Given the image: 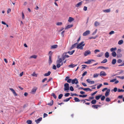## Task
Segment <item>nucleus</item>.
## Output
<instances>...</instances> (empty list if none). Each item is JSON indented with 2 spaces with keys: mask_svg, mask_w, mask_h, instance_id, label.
Wrapping results in <instances>:
<instances>
[{
  "mask_svg": "<svg viewBox=\"0 0 124 124\" xmlns=\"http://www.w3.org/2000/svg\"><path fill=\"white\" fill-rule=\"evenodd\" d=\"M84 41H82L78 44L77 46V48L78 49L83 50V47L85 45V44H84Z\"/></svg>",
  "mask_w": 124,
  "mask_h": 124,
  "instance_id": "1",
  "label": "nucleus"
},
{
  "mask_svg": "<svg viewBox=\"0 0 124 124\" xmlns=\"http://www.w3.org/2000/svg\"><path fill=\"white\" fill-rule=\"evenodd\" d=\"M53 54V53L51 52V51H49V58L48 60V63L49 65L52 62V57Z\"/></svg>",
  "mask_w": 124,
  "mask_h": 124,
  "instance_id": "2",
  "label": "nucleus"
},
{
  "mask_svg": "<svg viewBox=\"0 0 124 124\" xmlns=\"http://www.w3.org/2000/svg\"><path fill=\"white\" fill-rule=\"evenodd\" d=\"M69 85L67 83H65L64 85V91L68 90H69Z\"/></svg>",
  "mask_w": 124,
  "mask_h": 124,
  "instance_id": "3",
  "label": "nucleus"
},
{
  "mask_svg": "<svg viewBox=\"0 0 124 124\" xmlns=\"http://www.w3.org/2000/svg\"><path fill=\"white\" fill-rule=\"evenodd\" d=\"M91 52L89 50L85 51L84 52V54L85 56H86L91 54Z\"/></svg>",
  "mask_w": 124,
  "mask_h": 124,
  "instance_id": "4",
  "label": "nucleus"
},
{
  "mask_svg": "<svg viewBox=\"0 0 124 124\" xmlns=\"http://www.w3.org/2000/svg\"><path fill=\"white\" fill-rule=\"evenodd\" d=\"M71 83L72 84H77L78 83V82L77 79L75 78L72 80Z\"/></svg>",
  "mask_w": 124,
  "mask_h": 124,
  "instance_id": "5",
  "label": "nucleus"
},
{
  "mask_svg": "<svg viewBox=\"0 0 124 124\" xmlns=\"http://www.w3.org/2000/svg\"><path fill=\"white\" fill-rule=\"evenodd\" d=\"M69 77L68 76L66 77L65 79V80L67 81V82L70 83L71 82H72V79H69Z\"/></svg>",
  "mask_w": 124,
  "mask_h": 124,
  "instance_id": "6",
  "label": "nucleus"
},
{
  "mask_svg": "<svg viewBox=\"0 0 124 124\" xmlns=\"http://www.w3.org/2000/svg\"><path fill=\"white\" fill-rule=\"evenodd\" d=\"M37 89V87H34L32 90L31 92V93L34 94L36 92V90Z\"/></svg>",
  "mask_w": 124,
  "mask_h": 124,
  "instance_id": "7",
  "label": "nucleus"
},
{
  "mask_svg": "<svg viewBox=\"0 0 124 124\" xmlns=\"http://www.w3.org/2000/svg\"><path fill=\"white\" fill-rule=\"evenodd\" d=\"M90 33V31L89 30L83 33V35L84 36H86L87 35L89 34Z\"/></svg>",
  "mask_w": 124,
  "mask_h": 124,
  "instance_id": "8",
  "label": "nucleus"
},
{
  "mask_svg": "<svg viewBox=\"0 0 124 124\" xmlns=\"http://www.w3.org/2000/svg\"><path fill=\"white\" fill-rule=\"evenodd\" d=\"M107 74L106 73H105L104 71H101L100 74V76H106Z\"/></svg>",
  "mask_w": 124,
  "mask_h": 124,
  "instance_id": "9",
  "label": "nucleus"
},
{
  "mask_svg": "<svg viewBox=\"0 0 124 124\" xmlns=\"http://www.w3.org/2000/svg\"><path fill=\"white\" fill-rule=\"evenodd\" d=\"M78 43H76L72 45L71 46L70 48V50H71L74 47H75L76 46H77Z\"/></svg>",
  "mask_w": 124,
  "mask_h": 124,
  "instance_id": "10",
  "label": "nucleus"
},
{
  "mask_svg": "<svg viewBox=\"0 0 124 124\" xmlns=\"http://www.w3.org/2000/svg\"><path fill=\"white\" fill-rule=\"evenodd\" d=\"M110 91V89H108L107 90L105 94V96L106 97H107L109 95V93Z\"/></svg>",
  "mask_w": 124,
  "mask_h": 124,
  "instance_id": "11",
  "label": "nucleus"
},
{
  "mask_svg": "<svg viewBox=\"0 0 124 124\" xmlns=\"http://www.w3.org/2000/svg\"><path fill=\"white\" fill-rule=\"evenodd\" d=\"M10 89L12 92L14 94L15 96H17V94L14 89L12 88H10Z\"/></svg>",
  "mask_w": 124,
  "mask_h": 124,
  "instance_id": "12",
  "label": "nucleus"
},
{
  "mask_svg": "<svg viewBox=\"0 0 124 124\" xmlns=\"http://www.w3.org/2000/svg\"><path fill=\"white\" fill-rule=\"evenodd\" d=\"M42 117H40L37 120H36L35 122L37 124H38L40 121L42 120Z\"/></svg>",
  "mask_w": 124,
  "mask_h": 124,
  "instance_id": "13",
  "label": "nucleus"
},
{
  "mask_svg": "<svg viewBox=\"0 0 124 124\" xmlns=\"http://www.w3.org/2000/svg\"><path fill=\"white\" fill-rule=\"evenodd\" d=\"M62 61V58H58V60L57 61V63H61Z\"/></svg>",
  "mask_w": 124,
  "mask_h": 124,
  "instance_id": "14",
  "label": "nucleus"
},
{
  "mask_svg": "<svg viewBox=\"0 0 124 124\" xmlns=\"http://www.w3.org/2000/svg\"><path fill=\"white\" fill-rule=\"evenodd\" d=\"M86 81L89 83L90 84H93L94 82L93 81H91L89 79H88L86 80Z\"/></svg>",
  "mask_w": 124,
  "mask_h": 124,
  "instance_id": "15",
  "label": "nucleus"
},
{
  "mask_svg": "<svg viewBox=\"0 0 124 124\" xmlns=\"http://www.w3.org/2000/svg\"><path fill=\"white\" fill-rule=\"evenodd\" d=\"M82 1H80L77 3L76 5V6L77 7H78L82 5Z\"/></svg>",
  "mask_w": 124,
  "mask_h": 124,
  "instance_id": "16",
  "label": "nucleus"
},
{
  "mask_svg": "<svg viewBox=\"0 0 124 124\" xmlns=\"http://www.w3.org/2000/svg\"><path fill=\"white\" fill-rule=\"evenodd\" d=\"M73 26L72 24L71 25H69L67 26L66 28H65V29H67L69 28H70L72 27Z\"/></svg>",
  "mask_w": 124,
  "mask_h": 124,
  "instance_id": "17",
  "label": "nucleus"
},
{
  "mask_svg": "<svg viewBox=\"0 0 124 124\" xmlns=\"http://www.w3.org/2000/svg\"><path fill=\"white\" fill-rule=\"evenodd\" d=\"M75 51V50H73L71 51H68V52L66 53V54L67 53H69L70 55H72L73 54V53Z\"/></svg>",
  "mask_w": 124,
  "mask_h": 124,
  "instance_id": "18",
  "label": "nucleus"
},
{
  "mask_svg": "<svg viewBox=\"0 0 124 124\" xmlns=\"http://www.w3.org/2000/svg\"><path fill=\"white\" fill-rule=\"evenodd\" d=\"M74 20V19L73 18L71 17H70L69 18V19L68 20V21L69 22H71Z\"/></svg>",
  "mask_w": 124,
  "mask_h": 124,
  "instance_id": "19",
  "label": "nucleus"
},
{
  "mask_svg": "<svg viewBox=\"0 0 124 124\" xmlns=\"http://www.w3.org/2000/svg\"><path fill=\"white\" fill-rule=\"evenodd\" d=\"M101 106L100 105H93L92 106V107L94 108L97 109L98 107H100Z\"/></svg>",
  "mask_w": 124,
  "mask_h": 124,
  "instance_id": "20",
  "label": "nucleus"
},
{
  "mask_svg": "<svg viewBox=\"0 0 124 124\" xmlns=\"http://www.w3.org/2000/svg\"><path fill=\"white\" fill-rule=\"evenodd\" d=\"M51 72L50 71H49L47 73H46L44 74L45 76H49Z\"/></svg>",
  "mask_w": 124,
  "mask_h": 124,
  "instance_id": "21",
  "label": "nucleus"
},
{
  "mask_svg": "<svg viewBox=\"0 0 124 124\" xmlns=\"http://www.w3.org/2000/svg\"><path fill=\"white\" fill-rule=\"evenodd\" d=\"M77 65H74L73 64H71L69 65V67L70 68H73L77 66Z\"/></svg>",
  "mask_w": 124,
  "mask_h": 124,
  "instance_id": "22",
  "label": "nucleus"
},
{
  "mask_svg": "<svg viewBox=\"0 0 124 124\" xmlns=\"http://www.w3.org/2000/svg\"><path fill=\"white\" fill-rule=\"evenodd\" d=\"M102 96V95H98L96 96L95 97V99L97 100H99L100 98H101V97Z\"/></svg>",
  "mask_w": 124,
  "mask_h": 124,
  "instance_id": "23",
  "label": "nucleus"
},
{
  "mask_svg": "<svg viewBox=\"0 0 124 124\" xmlns=\"http://www.w3.org/2000/svg\"><path fill=\"white\" fill-rule=\"evenodd\" d=\"M58 45H54L52 46H51V49L55 48L57 47Z\"/></svg>",
  "mask_w": 124,
  "mask_h": 124,
  "instance_id": "24",
  "label": "nucleus"
},
{
  "mask_svg": "<svg viewBox=\"0 0 124 124\" xmlns=\"http://www.w3.org/2000/svg\"><path fill=\"white\" fill-rule=\"evenodd\" d=\"M111 54L114 57H116V52H113L111 53Z\"/></svg>",
  "mask_w": 124,
  "mask_h": 124,
  "instance_id": "25",
  "label": "nucleus"
},
{
  "mask_svg": "<svg viewBox=\"0 0 124 124\" xmlns=\"http://www.w3.org/2000/svg\"><path fill=\"white\" fill-rule=\"evenodd\" d=\"M110 11V9H107L106 10H104L103 11L104 12L108 13Z\"/></svg>",
  "mask_w": 124,
  "mask_h": 124,
  "instance_id": "26",
  "label": "nucleus"
},
{
  "mask_svg": "<svg viewBox=\"0 0 124 124\" xmlns=\"http://www.w3.org/2000/svg\"><path fill=\"white\" fill-rule=\"evenodd\" d=\"M105 56L106 58H108L109 56V53L108 52H106L105 54Z\"/></svg>",
  "mask_w": 124,
  "mask_h": 124,
  "instance_id": "27",
  "label": "nucleus"
},
{
  "mask_svg": "<svg viewBox=\"0 0 124 124\" xmlns=\"http://www.w3.org/2000/svg\"><path fill=\"white\" fill-rule=\"evenodd\" d=\"M74 100L76 102H79L80 101V100H79V99L77 97L74 98Z\"/></svg>",
  "mask_w": 124,
  "mask_h": 124,
  "instance_id": "28",
  "label": "nucleus"
},
{
  "mask_svg": "<svg viewBox=\"0 0 124 124\" xmlns=\"http://www.w3.org/2000/svg\"><path fill=\"white\" fill-rule=\"evenodd\" d=\"M98 68H100L101 69H108V68L107 67H105L103 66H101L99 67Z\"/></svg>",
  "mask_w": 124,
  "mask_h": 124,
  "instance_id": "29",
  "label": "nucleus"
},
{
  "mask_svg": "<svg viewBox=\"0 0 124 124\" xmlns=\"http://www.w3.org/2000/svg\"><path fill=\"white\" fill-rule=\"evenodd\" d=\"M99 24L100 23L99 22L97 21H96L94 25L96 27L97 26L99 25Z\"/></svg>",
  "mask_w": 124,
  "mask_h": 124,
  "instance_id": "30",
  "label": "nucleus"
},
{
  "mask_svg": "<svg viewBox=\"0 0 124 124\" xmlns=\"http://www.w3.org/2000/svg\"><path fill=\"white\" fill-rule=\"evenodd\" d=\"M84 90L87 91H92V90L91 89L89 88H84Z\"/></svg>",
  "mask_w": 124,
  "mask_h": 124,
  "instance_id": "31",
  "label": "nucleus"
},
{
  "mask_svg": "<svg viewBox=\"0 0 124 124\" xmlns=\"http://www.w3.org/2000/svg\"><path fill=\"white\" fill-rule=\"evenodd\" d=\"M37 56L35 55H33L32 56H31L30 57V58H33L34 59H36L37 57Z\"/></svg>",
  "mask_w": 124,
  "mask_h": 124,
  "instance_id": "32",
  "label": "nucleus"
},
{
  "mask_svg": "<svg viewBox=\"0 0 124 124\" xmlns=\"http://www.w3.org/2000/svg\"><path fill=\"white\" fill-rule=\"evenodd\" d=\"M116 47H115L114 48H112L110 49V51L111 52H114V51L115 50H116Z\"/></svg>",
  "mask_w": 124,
  "mask_h": 124,
  "instance_id": "33",
  "label": "nucleus"
},
{
  "mask_svg": "<svg viewBox=\"0 0 124 124\" xmlns=\"http://www.w3.org/2000/svg\"><path fill=\"white\" fill-rule=\"evenodd\" d=\"M116 62V59H113L112 62V63L113 64H115Z\"/></svg>",
  "mask_w": 124,
  "mask_h": 124,
  "instance_id": "34",
  "label": "nucleus"
},
{
  "mask_svg": "<svg viewBox=\"0 0 124 124\" xmlns=\"http://www.w3.org/2000/svg\"><path fill=\"white\" fill-rule=\"evenodd\" d=\"M99 75V74L95 73L93 75V77L94 78H97L98 77Z\"/></svg>",
  "mask_w": 124,
  "mask_h": 124,
  "instance_id": "35",
  "label": "nucleus"
},
{
  "mask_svg": "<svg viewBox=\"0 0 124 124\" xmlns=\"http://www.w3.org/2000/svg\"><path fill=\"white\" fill-rule=\"evenodd\" d=\"M92 61H94V60H88L87 62L88 64H89L91 63Z\"/></svg>",
  "mask_w": 124,
  "mask_h": 124,
  "instance_id": "36",
  "label": "nucleus"
},
{
  "mask_svg": "<svg viewBox=\"0 0 124 124\" xmlns=\"http://www.w3.org/2000/svg\"><path fill=\"white\" fill-rule=\"evenodd\" d=\"M123 41L122 40H119L118 43L119 45H121L123 43Z\"/></svg>",
  "mask_w": 124,
  "mask_h": 124,
  "instance_id": "37",
  "label": "nucleus"
},
{
  "mask_svg": "<svg viewBox=\"0 0 124 124\" xmlns=\"http://www.w3.org/2000/svg\"><path fill=\"white\" fill-rule=\"evenodd\" d=\"M53 100H52L51 102L50 103H48L47 104L51 106L53 104Z\"/></svg>",
  "mask_w": 124,
  "mask_h": 124,
  "instance_id": "38",
  "label": "nucleus"
},
{
  "mask_svg": "<svg viewBox=\"0 0 124 124\" xmlns=\"http://www.w3.org/2000/svg\"><path fill=\"white\" fill-rule=\"evenodd\" d=\"M96 102V100H92L91 102V103L93 104H95Z\"/></svg>",
  "mask_w": 124,
  "mask_h": 124,
  "instance_id": "39",
  "label": "nucleus"
},
{
  "mask_svg": "<svg viewBox=\"0 0 124 124\" xmlns=\"http://www.w3.org/2000/svg\"><path fill=\"white\" fill-rule=\"evenodd\" d=\"M107 62V60L105 59H104L101 62V63H105Z\"/></svg>",
  "mask_w": 124,
  "mask_h": 124,
  "instance_id": "40",
  "label": "nucleus"
},
{
  "mask_svg": "<svg viewBox=\"0 0 124 124\" xmlns=\"http://www.w3.org/2000/svg\"><path fill=\"white\" fill-rule=\"evenodd\" d=\"M32 121L31 120H27L26 121V123L28 124H31Z\"/></svg>",
  "mask_w": 124,
  "mask_h": 124,
  "instance_id": "41",
  "label": "nucleus"
},
{
  "mask_svg": "<svg viewBox=\"0 0 124 124\" xmlns=\"http://www.w3.org/2000/svg\"><path fill=\"white\" fill-rule=\"evenodd\" d=\"M52 96H53V97L55 99H56V98H57V97L56 96V95H55V94L54 93H53L52 94V95H51Z\"/></svg>",
  "mask_w": 124,
  "mask_h": 124,
  "instance_id": "42",
  "label": "nucleus"
},
{
  "mask_svg": "<svg viewBox=\"0 0 124 124\" xmlns=\"http://www.w3.org/2000/svg\"><path fill=\"white\" fill-rule=\"evenodd\" d=\"M102 54H103L102 53H101L99 54H98L97 55V57H101L102 56Z\"/></svg>",
  "mask_w": 124,
  "mask_h": 124,
  "instance_id": "43",
  "label": "nucleus"
},
{
  "mask_svg": "<svg viewBox=\"0 0 124 124\" xmlns=\"http://www.w3.org/2000/svg\"><path fill=\"white\" fill-rule=\"evenodd\" d=\"M63 96V94H59L58 96V98L59 99H61L62 96Z\"/></svg>",
  "mask_w": 124,
  "mask_h": 124,
  "instance_id": "44",
  "label": "nucleus"
},
{
  "mask_svg": "<svg viewBox=\"0 0 124 124\" xmlns=\"http://www.w3.org/2000/svg\"><path fill=\"white\" fill-rule=\"evenodd\" d=\"M116 78H115L114 79H113L110 80V82H113L115 81L116 80Z\"/></svg>",
  "mask_w": 124,
  "mask_h": 124,
  "instance_id": "45",
  "label": "nucleus"
},
{
  "mask_svg": "<svg viewBox=\"0 0 124 124\" xmlns=\"http://www.w3.org/2000/svg\"><path fill=\"white\" fill-rule=\"evenodd\" d=\"M102 86V84H100L99 85L97 86V88L98 89H99Z\"/></svg>",
  "mask_w": 124,
  "mask_h": 124,
  "instance_id": "46",
  "label": "nucleus"
},
{
  "mask_svg": "<svg viewBox=\"0 0 124 124\" xmlns=\"http://www.w3.org/2000/svg\"><path fill=\"white\" fill-rule=\"evenodd\" d=\"M118 92H124V90L122 89H118Z\"/></svg>",
  "mask_w": 124,
  "mask_h": 124,
  "instance_id": "47",
  "label": "nucleus"
},
{
  "mask_svg": "<svg viewBox=\"0 0 124 124\" xmlns=\"http://www.w3.org/2000/svg\"><path fill=\"white\" fill-rule=\"evenodd\" d=\"M62 23L61 22H58L56 23V25H62Z\"/></svg>",
  "mask_w": 124,
  "mask_h": 124,
  "instance_id": "48",
  "label": "nucleus"
},
{
  "mask_svg": "<svg viewBox=\"0 0 124 124\" xmlns=\"http://www.w3.org/2000/svg\"><path fill=\"white\" fill-rule=\"evenodd\" d=\"M57 63V64L56 65V67L57 68H60V66H61V65L60 64V63Z\"/></svg>",
  "mask_w": 124,
  "mask_h": 124,
  "instance_id": "49",
  "label": "nucleus"
},
{
  "mask_svg": "<svg viewBox=\"0 0 124 124\" xmlns=\"http://www.w3.org/2000/svg\"><path fill=\"white\" fill-rule=\"evenodd\" d=\"M94 52L95 54H96L97 52H99L100 50L98 49H96L95 50Z\"/></svg>",
  "mask_w": 124,
  "mask_h": 124,
  "instance_id": "50",
  "label": "nucleus"
},
{
  "mask_svg": "<svg viewBox=\"0 0 124 124\" xmlns=\"http://www.w3.org/2000/svg\"><path fill=\"white\" fill-rule=\"evenodd\" d=\"M70 90L71 91H73L74 90L72 86H70Z\"/></svg>",
  "mask_w": 124,
  "mask_h": 124,
  "instance_id": "51",
  "label": "nucleus"
},
{
  "mask_svg": "<svg viewBox=\"0 0 124 124\" xmlns=\"http://www.w3.org/2000/svg\"><path fill=\"white\" fill-rule=\"evenodd\" d=\"M106 101L107 102H109L110 101V99L109 98H107L106 99Z\"/></svg>",
  "mask_w": 124,
  "mask_h": 124,
  "instance_id": "52",
  "label": "nucleus"
},
{
  "mask_svg": "<svg viewBox=\"0 0 124 124\" xmlns=\"http://www.w3.org/2000/svg\"><path fill=\"white\" fill-rule=\"evenodd\" d=\"M121 49H118L117 51V53L118 54H120V52H121Z\"/></svg>",
  "mask_w": 124,
  "mask_h": 124,
  "instance_id": "53",
  "label": "nucleus"
},
{
  "mask_svg": "<svg viewBox=\"0 0 124 124\" xmlns=\"http://www.w3.org/2000/svg\"><path fill=\"white\" fill-rule=\"evenodd\" d=\"M105 97L104 96H102V97H101V101H103L104 100L105 98Z\"/></svg>",
  "mask_w": 124,
  "mask_h": 124,
  "instance_id": "54",
  "label": "nucleus"
},
{
  "mask_svg": "<svg viewBox=\"0 0 124 124\" xmlns=\"http://www.w3.org/2000/svg\"><path fill=\"white\" fill-rule=\"evenodd\" d=\"M116 77L119 78L120 79H124V77L117 76Z\"/></svg>",
  "mask_w": 124,
  "mask_h": 124,
  "instance_id": "55",
  "label": "nucleus"
},
{
  "mask_svg": "<svg viewBox=\"0 0 124 124\" xmlns=\"http://www.w3.org/2000/svg\"><path fill=\"white\" fill-rule=\"evenodd\" d=\"M97 31V29H96L95 30V31L92 33V35H94V34H95L96 33V32Z\"/></svg>",
  "mask_w": 124,
  "mask_h": 124,
  "instance_id": "56",
  "label": "nucleus"
},
{
  "mask_svg": "<svg viewBox=\"0 0 124 124\" xmlns=\"http://www.w3.org/2000/svg\"><path fill=\"white\" fill-rule=\"evenodd\" d=\"M70 95V93H67L65 94L64 95V96L65 97H68Z\"/></svg>",
  "mask_w": 124,
  "mask_h": 124,
  "instance_id": "57",
  "label": "nucleus"
},
{
  "mask_svg": "<svg viewBox=\"0 0 124 124\" xmlns=\"http://www.w3.org/2000/svg\"><path fill=\"white\" fill-rule=\"evenodd\" d=\"M87 71H85V72L82 75V76L83 77L84 76H85V75L87 73Z\"/></svg>",
  "mask_w": 124,
  "mask_h": 124,
  "instance_id": "58",
  "label": "nucleus"
},
{
  "mask_svg": "<svg viewBox=\"0 0 124 124\" xmlns=\"http://www.w3.org/2000/svg\"><path fill=\"white\" fill-rule=\"evenodd\" d=\"M117 90V89L116 87H115L114 88L113 91L115 92H116Z\"/></svg>",
  "mask_w": 124,
  "mask_h": 124,
  "instance_id": "59",
  "label": "nucleus"
},
{
  "mask_svg": "<svg viewBox=\"0 0 124 124\" xmlns=\"http://www.w3.org/2000/svg\"><path fill=\"white\" fill-rule=\"evenodd\" d=\"M108 88H105L104 89H102V92H104L105 91L107 90Z\"/></svg>",
  "mask_w": 124,
  "mask_h": 124,
  "instance_id": "60",
  "label": "nucleus"
},
{
  "mask_svg": "<svg viewBox=\"0 0 124 124\" xmlns=\"http://www.w3.org/2000/svg\"><path fill=\"white\" fill-rule=\"evenodd\" d=\"M123 97V96L122 95H119L118 97V98L119 99H121Z\"/></svg>",
  "mask_w": 124,
  "mask_h": 124,
  "instance_id": "61",
  "label": "nucleus"
},
{
  "mask_svg": "<svg viewBox=\"0 0 124 124\" xmlns=\"http://www.w3.org/2000/svg\"><path fill=\"white\" fill-rule=\"evenodd\" d=\"M69 99L68 98L64 100L63 101L64 102H65L68 101H69Z\"/></svg>",
  "mask_w": 124,
  "mask_h": 124,
  "instance_id": "62",
  "label": "nucleus"
},
{
  "mask_svg": "<svg viewBox=\"0 0 124 124\" xmlns=\"http://www.w3.org/2000/svg\"><path fill=\"white\" fill-rule=\"evenodd\" d=\"M114 33V31H112L109 33V34L111 35Z\"/></svg>",
  "mask_w": 124,
  "mask_h": 124,
  "instance_id": "63",
  "label": "nucleus"
},
{
  "mask_svg": "<svg viewBox=\"0 0 124 124\" xmlns=\"http://www.w3.org/2000/svg\"><path fill=\"white\" fill-rule=\"evenodd\" d=\"M83 10L85 11H86L87 10V8L86 6H84V8Z\"/></svg>",
  "mask_w": 124,
  "mask_h": 124,
  "instance_id": "64",
  "label": "nucleus"
}]
</instances>
